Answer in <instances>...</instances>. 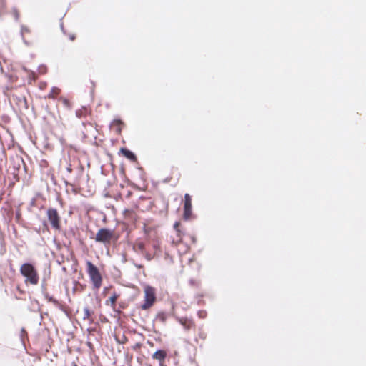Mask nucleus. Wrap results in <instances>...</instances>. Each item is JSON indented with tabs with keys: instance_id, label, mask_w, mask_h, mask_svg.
Returning <instances> with one entry per match:
<instances>
[{
	"instance_id": "6ab92c4d",
	"label": "nucleus",
	"mask_w": 366,
	"mask_h": 366,
	"mask_svg": "<svg viewBox=\"0 0 366 366\" xmlns=\"http://www.w3.org/2000/svg\"><path fill=\"white\" fill-rule=\"evenodd\" d=\"M61 93V89L58 87H52L49 94L46 98L48 99H55L56 98L59 94Z\"/></svg>"
},
{
	"instance_id": "9b49d317",
	"label": "nucleus",
	"mask_w": 366,
	"mask_h": 366,
	"mask_svg": "<svg viewBox=\"0 0 366 366\" xmlns=\"http://www.w3.org/2000/svg\"><path fill=\"white\" fill-rule=\"evenodd\" d=\"M123 124V122L120 119H114L111 124V128L116 132V134H120Z\"/></svg>"
},
{
	"instance_id": "ddd939ff",
	"label": "nucleus",
	"mask_w": 366,
	"mask_h": 366,
	"mask_svg": "<svg viewBox=\"0 0 366 366\" xmlns=\"http://www.w3.org/2000/svg\"><path fill=\"white\" fill-rule=\"evenodd\" d=\"M179 224H180L179 222H175V224H174V228L176 230L177 237V239H173L172 241V244H174V245H177L182 241V232L179 229Z\"/></svg>"
},
{
	"instance_id": "a211bd4d",
	"label": "nucleus",
	"mask_w": 366,
	"mask_h": 366,
	"mask_svg": "<svg viewBox=\"0 0 366 366\" xmlns=\"http://www.w3.org/2000/svg\"><path fill=\"white\" fill-rule=\"evenodd\" d=\"M89 110L86 107H82L76 111V116L78 118L86 117L88 114H89Z\"/></svg>"
},
{
	"instance_id": "0eeeda50",
	"label": "nucleus",
	"mask_w": 366,
	"mask_h": 366,
	"mask_svg": "<svg viewBox=\"0 0 366 366\" xmlns=\"http://www.w3.org/2000/svg\"><path fill=\"white\" fill-rule=\"evenodd\" d=\"M192 217V197L189 194H184V214L183 217L188 220Z\"/></svg>"
},
{
	"instance_id": "f8f14e48",
	"label": "nucleus",
	"mask_w": 366,
	"mask_h": 366,
	"mask_svg": "<svg viewBox=\"0 0 366 366\" xmlns=\"http://www.w3.org/2000/svg\"><path fill=\"white\" fill-rule=\"evenodd\" d=\"M167 357V352L165 350H159L152 355V358L159 361L160 364L164 362Z\"/></svg>"
},
{
	"instance_id": "f257e3e1",
	"label": "nucleus",
	"mask_w": 366,
	"mask_h": 366,
	"mask_svg": "<svg viewBox=\"0 0 366 366\" xmlns=\"http://www.w3.org/2000/svg\"><path fill=\"white\" fill-rule=\"evenodd\" d=\"M133 250L141 254L147 261H151L159 252L160 247L157 242L143 241L137 239L133 244Z\"/></svg>"
},
{
	"instance_id": "c756f323",
	"label": "nucleus",
	"mask_w": 366,
	"mask_h": 366,
	"mask_svg": "<svg viewBox=\"0 0 366 366\" xmlns=\"http://www.w3.org/2000/svg\"><path fill=\"white\" fill-rule=\"evenodd\" d=\"M4 0H0V9L4 6Z\"/></svg>"
},
{
	"instance_id": "aec40b11",
	"label": "nucleus",
	"mask_w": 366,
	"mask_h": 366,
	"mask_svg": "<svg viewBox=\"0 0 366 366\" xmlns=\"http://www.w3.org/2000/svg\"><path fill=\"white\" fill-rule=\"evenodd\" d=\"M74 286L73 287L74 293L81 292L85 290L86 286L79 283L78 281H74Z\"/></svg>"
},
{
	"instance_id": "393cba45",
	"label": "nucleus",
	"mask_w": 366,
	"mask_h": 366,
	"mask_svg": "<svg viewBox=\"0 0 366 366\" xmlns=\"http://www.w3.org/2000/svg\"><path fill=\"white\" fill-rule=\"evenodd\" d=\"M197 315L199 318L204 319L207 317V312L205 310H199L197 312Z\"/></svg>"
},
{
	"instance_id": "dca6fc26",
	"label": "nucleus",
	"mask_w": 366,
	"mask_h": 366,
	"mask_svg": "<svg viewBox=\"0 0 366 366\" xmlns=\"http://www.w3.org/2000/svg\"><path fill=\"white\" fill-rule=\"evenodd\" d=\"M207 338V334L204 332V330L201 328L198 330L197 336L195 337L194 341L197 345H199L202 346V344L199 343V341H204Z\"/></svg>"
},
{
	"instance_id": "7c9ffc66",
	"label": "nucleus",
	"mask_w": 366,
	"mask_h": 366,
	"mask_svg": "<svg viewBox=\"0 0 366 366\" xmlns=\"http://www.w3.org/2000/svg\"><path fill=\"white\" fill-rule=\"evenodd\" d=\"M43 225H44V228H45L47 231H49V227H48L47 224H46V222H44V223L43 224Z\"/></svg>"
},
{
	"instance_id": "6e6552de",
	"label": "nucleus",
	"mask_w": 366,
	"mask_h": 366,
	"mask_svg": "<svg viewBox=\"0 0 366 366\" xmlns=\"http://www.w3.org/2000/svg\"><path fill=\"white\" fill-rule=\"evenodd\" d=\"M83 127H84V129L82 131V133L84 138L96 137L97 133L96 124L92 122H83Z\"/></svg>"
},
{
	"instance_id": "423d86ee",
	"label": "nucleus",
	"mask_w": 366,
	"mask_h": 366,
	"mask_svg": "<svg viewBox=\"0 0 366 366\" xmlns=\"http://www.w3.org/2000/svg\"><path fill=\"white\" fill-rule=\"evenodd\" d=\"M46 217L53 229L55 231H60L61 229V219L56 209L49 208L46 211Z\"/></svg>"
},
{
	"instance_id": "1a4fd4ad",
	"label": "nucleus",
	"mask_w": 366,
	"mask_h": 366,
	"mask_svg": "<svg viewBox=\"0 0 366 366\" xmlns=\"http://www.w3.org/2000/svg\"><path fill=\"white\" fill-rule=\"evenodd\" d=\"M21 34L24 43L29 45L33 41V34L31 29L26 25H22L21 27Z\"/></svg>"
},
{
	"instance_id": "cd10ccee",
	"label": "nucleus",
	"mask_w": 366,
	"mask_h": 366,
	"mask_svg": "<svg viewBox=\"0 0 366 366\" xmlns=\"http://www.w3.org/2000/svg\"><path fill=\"white\" fill-rule=\"evenodd\" d=\"M69 39H70L71 41H74V40H75V39H76V36H75V34H70V35L69 36Z\"/></svg>"
},
{
	"instance_id": "20e7f679",
	"label": "nucleus",
	"mask_w": 366,
	"mask_h": 366,
	"mask_svg": "<svg viewBox=\"0 0 366 366\" xmlns=\"http://www.w3.org/2000/svg\"><path fill=\"white\" fill-rule=\"evenodd\" d=\"M144 303L140 305L142 310L151 308L156 302V289L152 286L146 285L144 287Z\"/></svg>"
},
{
	"instance_id": "f3484780",
	"label": "nucleus",
	"mask_w": 366,
	"mask_h": 366,
	"mask_svg": "<svg viewBox=\"0 0 366 366\" xmlns=\"http://www.w3.org/2000/svg\"><path fill=\"white\" fill-rule=\"evenodd\" d=\"M120 151H121L122 154L125 157L129 159V160H132V161H136L137 160V157H136L135 154L132 152H131L130 150H129V149H127L126 148H122Z\"/></svg>"
},
{
	"instance_id": "7ed1b4c3",
	"label": "nucleus",
	"mask_w": 366,
	"mask_h": 366,
	"mask_svg": "<svg viewBox=\"0 0 366 366\" xmlns=\"http://www.w3.org/2000/svg\"><path fill=\"white\" fill-rule=\"evenodd\" d=\"M86 272L90 277L93 287L97 290L99 289L102 285V277L99 269L89 260L86 261Z\"/></svg>"
},
{
	"instance_id": "a878e982",
	"label": "nucleus",
	"mask_w": 366,
	"mask_h": 366,
	"mask_svg": "<svg viewBox=\"0 0 366 366\" xmlns=\"http://www.w3.org/2000/svg\"><path fill=\"white\" fill-rule=\"evenodd\" d=\"M91 312L88 308L84 309V318L90 319Z\"/></svg>"
},
{
	"instance_id": "9d476101",
	"label": "nucleus",
	"mask_w": 366,
	"mask_h": 366,
	"mask_svg": "<svg viewBox=\"0 0 366 366\" xmlns=\"http://www.w3.org/2000/svg\"><path fill=\"white\" fill-rule=\"evenodd\" d=\"M178 322L182 325L186 331L190 330H194L196 328V324L192 319L187 317H179Z\"/></svg>"
},
{
	"instance_id": "b1692460",
	"label": "nucleus",
	"mask_w": 366,
	"mask_h": 366,
	"mask_svg": "<svg viewBox=\"0 0 366 366\" xmlns=\"http://www.w3.org/2000/svg\"><path fill=\"white\" fill-rule=\"evenodd\" d=\"M124 214L125 217H128L132 218L134 214V212L133 210L125 209L124 212Z\"/></svg>"
},
{
	"instance_id": "4468645a",
	"label": "nucleus",
	"mask_w": 366,
	"mask_h": 366,
	"mask_svg": "<svg viewBox=\"0 0 366 366\" xmlns=\"http://www.w3.org/2000/svg\"><path fill=\"white\" fill-rule=\"evenodd\" d=\"M119 297V294L117 293L116 292H114L112 295V296L106 301V305L110 306L114 309L116 307V302L117 299Z\"/></svg>"
},
{
	"instance_id": "2eb2a0df",
	"label": "nucleus",
	"mask_w": 366,
	"mask_h": 366,
	"mask_svg": "<svg viewBox=\"0 0 366 366\" xmlns=\"http://www.w3.org/2000/svg\"><path fill=\"white\" fill-rule=\"evenodd\" d=\"M23 69L26 72L27 74V76H28V83L29 84H31L32 82H34L36 81V80L37 79V75L35 72H34L33 71H31L25 67L23 68Z\"/></svg>"
},
{
	"instance_id": "5701e85b",
	"label": "nucleus",
	"mask_w": 366,
	"mask_h": 366,
	"mask_svg": "<svg viewBox=\"0 0 366 366\" xmlns=\"http://www.w3.org/2000/svg\"><path fill=\"white\" fill-rule=\"evenodd\" d=\"M60 101L62 102V103L64 104V106H66V107L68 108H70L71 107V102L69 99H67L66 98H64V97H61L59 99Z\"/></svg>"
},
{
	"instance_id": "bb28decb",
	"label": "nucleus",
	"mask_w": 366,
	"mask_h": 366,
	"mask_svg": "<svg viewBox=\"0 0 366 366\" xmlns=\"http://www.w3.org/2000/svg\"><path fill=\"white\" fill-rule=\"evenodd\" d=\"M141 347H142V344H141V343H139V342H138V343H136L134 345H133V346L132 347V350H136V351H137V350H139Z\"/></svg>"
},
{
	"instance_id": "412c9836",
	"label": "nucleus",
	"mask_w": 366,
	"mask_h": 366,
	"mask_svg": "<svg viewBox=\"0 0 366 366\" xmlns=\"http://www.w3.org/2000/svg\"><path fill=\"white\" fill-rule=\"evenodd\" d=\"M156 318H157V320H158L161 322H165L167 319V316L165 312H159L157 314Z\"/></svg>"
},
{
	"instance_id": "c85d7f7f",
	"label": "nucleus",
	"mask_w": 366,
	"mask_h": 366,
	"mask_svg": "<svg viewBox=\"0 0 366 366\" xmlns=\"http://www.w3.org/2000/svg\"><path fill=\"white\" fill-rule=\"evenodd\" d=\"M175 170L177 172V179H179V178L181 177V173L178 171L177 168L175 169Z\"/></svg>"
},
{
	"instance_id": "39448f33",
	"label": "nucleus",
	"mask_w": 366,
	"mask_h": 366,
	"mask_svg": "<svg viewBox=\"0 0 366 366\" xmlns=\"http://www.w3.org/2000/svg\"><path fill=\"white\" fill-rule=\"evenodd\" d=\"M94 239L97 242L108 245L110 244L112 241H116L117 237H115L114 230L107 228H101L97 231Z\"/></svg>"
},
{
	"instance_id": "f03ea898",
	"label": "nucleus",
	"mask_w": 366,
	"mask_h": 366,
	"mask_svg": "<svg viewBox=\"0 0 366 366\" xmlns=\"http://www.w3.org/2000/svg\"><path fill=\"white\" fill-rule=\"evenodd\" d=\"M21 274L25 277L26 285H36L39 282V274L35 267L30 263L23 264L19 269Z\"/></svg>"
},
{
	"instance_id": "4be33fe9",
	"label": "nucleus",
	"mask_w": 366,
	"mask_h": 366,
	"mask_svg": "<svg viewBox=\"0 0 366 366\" xmlns=\"http://www.w3.org/2000/svg\"><path fill=\"white\" fill-rule=\"evenodd\" d=\"M38 72L39 74H45L47 72V67L44 65H41L38 68Z\"/></svg>"
}]
</instances>
